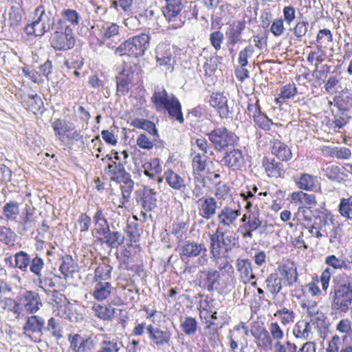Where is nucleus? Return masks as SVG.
Masks as SVG:
<instances>
[{
    "label": "nucleus",
    "instance_id": "4c0bfd02",
    "mask_svg": "<svg viewBox=\"0 0 352 352\" xmlns=\"http://www.w3.org/2000/svg\"><path fill=\"white\" fill-rule=\"evenodd\" d=\"M94 314L103 320H110L115 314V309L111 306H102L100 304H94L92 307Z\"/></svg>",
    "mask_w": 352,
    "mask_h": 352
},
{
    "label": "nucleus",
    "instance_id": "c03bdc74",
    "mask_svg": "<svg viewBox=\"0 0 352 352\" xmlns=\"http://www.w3.org/2000/svg\"><path fill=\"white\" fill-rule=\"evenodd\" d=\"M76 268L77 265L71 256L65 255L63 256L60 270L65 276H67L69 274L76 272Z\"/></svg>",
    "mask_w": 352,
    "mask_h": 352
},
{
    "label": "nucleus",
    "instance_id": "ddd939ff",
    "mask_svg": "<svg viewBox=\"0 0 352 352\" xmlns=\"http://www.w3.org/2000/svg\"><path fill=\"white\" fill-rule=\"evenodd\" d=\"M142 210L140 215L143 217L144 221L149 220L153 221L152 210L154 208V192L152 188L147 186L144 187L142 190V196L141 197Z\"/></svg>",
    "mask_w": 352,
    "mask_h": 352
},
{
    "label": "nucleus",
    "instance_id": "9d476101",
    "mask_svg": "<svg viewBox=\"0 0 352 352\" xmlns=\"http://www.w3.org/2000/svg\"><path fill=\"white\" fill-rule=\"evenodd\" d=\"M155 59L158 65L162 67V69L173 72L175 60L173 58L170 43H159L156 48Z\"/></svg>",
    "mask_w": 352,
    "mask_h": 352
},
{
    "label": "nucleus",
    "instance_id": "f3484780",
    "mask_svg": "<svg viewBox=\"0 0 352 352\" xmlns=\"http://www.w3.org/2000/svg\"><path fill=\"white\" fill-rule=\"evenodd\" d=\"M297 187L306 191H317L320 188L317 177L308 173H300L294 179Z\"/></svg>",
    "mask_w": 352,
    "mask_h": 352
},
{
    "label": "nucleus",
    "instance_id": "8fccbe9b",
    "mask_svg": "<svg viewBox=\"0 0 352 352\" xmlns=\"http://www.w3.org/2000/svg\"><path fill=\"white\" fill-rule=\"evenodd\" d=\"M274 316L278 317L283 325H287L294 322L295 314L292 310L283 307L274 313Z\"/></svg>",
    "mask_w": 352,
    "mask_h": 352
},
{
    "label": "nucleus",
    "instance_id": "603ef678",
    "mask_svg": "<svg viewBox=\"0 0 352 352\" xmlns=\"http://www.w3.org/2000/svg\"><path fill=\"white\" fill-rule=\"evenodd\" d=\"M50 300L52 306L56 307H66L67 299L64 294L59 293L56 289L50 292Z\"/></svg>",
    "mask_w": 352,
    "mask_h": 352
},
{
    "label": "nucleus",
    "instance_id": "4be33fe9",
    "mask_svg": "<svg viewBox=\"0 0 352 352\" xmlns=\"http://www.w3.org/2000/svg\"><path fill=\"white\" fill-rule=\"evenodd\" d=\"M182 0H164V6H162V12L168 21L176 17L182 10Z\"/></svg>",
    "mask_w": 352,
    "mask_h": 352
},
{
    "label": "nucleus",
    "instance_id": "69168bd1",
    "mask_svg": "<svg viewBox=\"0 0 352 352\" xmlns=\"http://www.w3.org/2000/svg\"><path fill=\"white\" fill-rule=\"evenodd\" d=\"M112 267L109 265L102 263L100 264L95 270V276L102 280H106L111 276Z\"/></svg>",
    "mask_w": 352,
    "mask_h": 352
},
{
    "label": "nucleus",
    "instance_id": "37998d69",
    "mask_svg": "<svg viewBox=\"0 0 352 352\" xmlns=\"http://www.w3.org/2000/svg\"><path fill=\"white\" fill-rule=\"evenodd\" d=\"M164 176L166 182L173 188L176 190H181L182 188H185L186 185L184 180L177 173L169 170L168 172H165Z\"/></svg>",
    "mask_w": 352,
    "mask_h": 352
},
{
    "label": "nucleus",
    "instance_id": "39448f33",
    "mask_svg": "<svg viewBox=\"0 0 352 352\" xmlns=\"http://www.w3.org/2000/svg\"><path fill=\"white\" fill-rule=\"evenodd\" d=\"M352 303V284L338 283L333 287L331 309L336 313L346 312Z\"/></svg>",
    "mask_w": 352,
    "mask_h": 352
},
{
    "label": "nucleus",
    "instance_id": "09e8293b",
    "mask_svg": "<svg viewBox=\"0 0 352 352\" xmlns=\"http://www.w3.org/2000/svg\"><path fill=\"white\" fill-rule=\"evenodd\" d=\"M124 170V167L122 163H116L114 162L111 164H109L104 169L105 173L108 174L110 176L111 180L113 181H116L117 177H118Z\"/></svg>",
    "mask_w": 352,
    "mask_h": 352
},
{
    "label": "nucleus",
    "instance_id": "f704fd0d",
    "mask_svg": "<svg viewBox=\"0 0 352 352\" xmlns=\"http://www.w3.org/2000/svg\"><path fill=\"white\" fill-rule=\"evenodd\" d=\"M265 283L266 289L273 295L278 294L282 289V278L276 273L269 275L266 278Z\"/></svg>",
    "mask_w": 352,
    "mask_h": 352
},
{
    "label": "nucleus",
    "instance_id": "13d9d810",
    "mask_svg": "<svg viewBox=\"0 0 352 352\" xmlns=\"http://www.w3.org/2000/svg\"><path fill=\"white\" fill-rule=\"evenodd\" d=\"M325 263L335 270H341L342 268L347 270L350 268L344 260L338 258L335 255L327 256L325 258Z\"/></svg>",
    "mask_w": 352,
    "mask_h": 352
},
{
    "label": "nucleus",
    "instance_id": "79ce46f5",
    "mask_svg": "<svg viewBox=\"0 0 352 352\" xmlns=\"http://www.w3.org/2000/svg\"><path fill=\"white\" fill-rule=\"evenodd\" d=\"M297 93V89L295 84H287L282 87L278 96L276 98V103H281L286 100L294 97Z\"/></svg>",
    "mask_w": 352,
    "mask_h": 352
},
{
    "label": "nucleus",
    "instance_id": "aec40b11",
    "mask_svg": "<svg viewBox=\"0 0 352 352\" xmlns=\"http://www.w3.org/2000/svg\"><path fill=\"white\" fill-rule=\"evenodd\" d=\"M246 22L244 19L230 24L226 32L228 45H234L241 40V34L245 28Z\"/></svg>",
    "mask_w": 352,
    "mask_h": 352
},
{
    "label": "nucleus",
    "instance_id": "20e7f679",
    "mask_svg": "<svg viewBox=\"0 0 352 352\" xmlns=\"http://www.w3.org/2000/svg\"><path fill=\"white\" fill-rule=\"evenodd\" d=\"M210 252H221V250H223L224 253L228 254L236 246L238 241L233 232L226 231L219 225L214 234L210 235Z\"/></svg>",
    "mask_w": 352,
    "mask_h": 352
},
{
    "label": "nucleus",
    "instance_id": "c9c22d12",
    "mask_svg": "<svg viewBox=\"0 0 352 352\" xmlns=\"http://www.w3.org/2000/svg\"><path fill=\"white\" fill-rule=\"evenodd\" d=\"M111 285L109 283L100 281L96 284L93 296L98 300H105L111 294Z\"/></svg>",
    "mask_w": 352,
    "mask_h": 352
},
{
    "label": "nucleus",
    "instance_id": "58836bf2",
    "mask_svg": "<svg viewBox=\"0 0 352 352\" xmlns=\"http://www.w3.org/2000/svg\"><path fill=\"white\" fill-rule=\"evenodd\" d=\"M324 151L327 155L339 160H347L351 155V150L344 146L327 147Z\"/></svg>",
    "mask_w": 352,
    "mask_h": 352
},
{
    "label": "nucleus",
    "instance_id": "6e6d98bb",
    "mask_svg": "<svg viewBox=\"0 0 352 352\" xmlns=\"http://www.w3.org/2000/svg\"><path fill=\"white\" fill-rule=\"evenodd\" d=\"M30 210V206L26 205L25 208V212L23 214V216L21 217V220L19 222V225H21L23 227V230L25 232L33 227V214Z\"/></svg>",
    "mask_w": 352,
    "mask_h": 352
},
{
    "label": "nucleus",
    "instance_id": "5701e85b",
    "mask_svg": "<svg viewBox=\"0 0 352 352\" xmlns=\"http://www.w3.org/2000/svg\"><path fill=\"white\" fill-rule=\"evenodd\" d=\"M241 221L244 223L241 228H250V230H257L262 225L258 209L254 207L253 210L247 211L243 214Z\"/></svg>",
    "mask_w": 352,
    "mask_h": 352
},
{
    "label": "nucleus",
    "instance_id": "49530a36",
    "mask_svg": "<svg viewBox=\"0 0 352 352\" xmlns=\"http://www.w3.org/2000/svg\"><path fill=\"white\" fill-rule=\"evenodd\" d=\"M338 211L342 217L352 220V196L340 199Z\"/></svg>",
    "mask_w": 352,
    "mask_h": 352
},
{
    "label": "nucleus",
    "instance_id": "5fc2aeb1",
    "mask_svg": "<svg viewBox=\"0 0 352 352\" xmlns=\"http://www.w3.org/2000/svg\"><path fill=\"white\" fill-rule=\"evenodd\" d=\"M309 25L308 21L303 17L296 23L293 29V33L298 40L301 41V38L306 35Z\"/></svg>",
    "mask_w": 352,
    "mask_h": 352
},
{
    "label": "nucleus",
    "instance_id": "7ed1b4c3",
    "mask_svg": "<svg viewBox=\"0 0 352 352\" xmlns=\"http://www.w3.org/2000/svg\"><path fill=\"white\" fill-rule=\"evenodd\" d=\"M155 109L157 111L165 110L169 117L181 124L184 121L179 100L173 94L168 96L164 89L158 92L155 91Z\"/></svg>",
    "mask_w": 352,
    "mask_h": 352
},
{
    "label": "nucleus",
    "instance_id": "c756f323",
    "mask_svg": "<svg viewBox=\"0 0 352 352\" xmlns=\"http://www.w3.org/2000/svg\"><path fill=\"white\" fill-rule=\"evenodd\" d=\"M179 322L180 328L186 336L195 335L198 329V322L196 318L188 316H181Z\"/></svg>",
    "mask_w": 352,
    "mask_h": 352
},
{
    "label": "nucleus",
    "instance_id": "4d7b16f0",
    "mask_svg": "<svg viewBox=\"0 0 352 352\" xmlns=\"http://www.w3.org/2000/svg\"><path fill=\"white\" fill-rule=\"evenodd\" d=\"M206 159L207 157L204 154H196L192 161V165L193 168L194 173H197L196 174H199V173L203 172L206 166Z\"/></svg>",
    "mask_w": 352,
    "mask_h": 352
},
{
    "label": "nucleus",
    "instance_id": "680f3d73",
    "mask_svg": "<svg viewBox=\"0 0 352 352\" xmlns=\"http://www.w3.org/2000/svg\"><path fill=\"white\" fill-rule=\"evenodd\" d=\"M46 330L50 331L52 336L58 340L63 338L62 327L54 318L49 319Z\"/></svg>",
    "mask_w": 352,
    "mask_h": 352
},
{
    "label": "nucleus",
    "instance_id": "de8ad7c7",
    "mask_svg": "<svg viewBox=\"0 0 352 352\" xmlns=\"http://www.w3.org/2000/svg\"><path fill=\"white\" fill-rule=\"evenodd\" d=\"M122 346V342L117 339L103 340L101 342L100 349L97 352H119Z\"/></svg>",
    "mask_w": 352,
    "mask_h": 352
},
{
    "label": "nucleus",
    "instance_id": "2eb2a0df",
    "mask_svg": "<svg viewBox=\"0 0 352 352\" xmlns=\"http://www.w3.org/2000/svg\"><path fill=\"white\" fill-rule=\"evenodd\" d=\"M210 104L215 108L222 118H230L232 111L228 104V99L221 93H212L209 99Z\"/></svg>",
    "mask_w": 352,
    "mask_h": 352
},
{
    "label": "nucleus",
    "instance_id": "7c9ffc66",
    "mask_svg": "<svg viewBox=\"0 0 352 352\" xmlns=\"http://www.w3.org/2000/svg\"><path fill=\"white\" fill-rule=\"evenodd\" d=\"M211 258L214 261L215 265L217 267L219 271L226 270L227 272H233L234 268L228 260V254L223 253V255L221 252H210Z\"/></svg>",
    "mask_w": 352,
    "mask_h": 352
},
{
    "label": "nucleus",
    "instance_id": "6ab92c4d",
    "mask_svg": "<svg viewBox=\"0 0 352 352\" xmlns=\"http://www.w3.org/2000/svg\"><path fill=\"white\" fill-rule=\"evenodd\" d=\"M68 340L70 342L69 348L73 352H88L91 350L94 344L91 338H85L78 333L69 335Z\"/></svg>",
    "mask_w": 352,
    "mask_h": 352
},
{
    "label": "nucleus",
    "instance_id": "ea45409f",
    "mask_svg": "<svg viewBox=\"0 0 352 352\" xmlns=\"http://www.w3.org/2000/svg\"><path fill=\"white\" fill-rule=\"evenodd\" d=\"M43 105L42 99L37 94L28 96V99L23 102V106L34 114L41 109Z\"/></svg>",
    "mask_w": 352,
    "mask_h": 352
},
{
    "label": "nucleus",
    "instance_id": "e433bc0d",
    "mask_svg": "<svg viewBox=\"0 0 352 352\" xmlns=\"http://www.w3.org/2000/svg\"><path fill=\"white\" fill-rule=\"evenodd\" d=\"M293 333L297 338L309 339L311 333L310 322L305 320L298 321L294 327Z\"/></svg>",
    "mask_w": 352,
    "mask_h": 352
},
{
    "label": "nucleus",
    "instance_id": "052dcab7",
    "mask_svg": "<svg viewBox=\"0 0 352 352\" xmlns=\"http://www.w3.org/2000/svg\"><path fill=\"white\" fill-rule=\"evenodd\" d=\"M63 19L70 25L76 26L79 24L80 16L78 13L72 9H64L61 12Z\"/></svg>",
    "mask_w": 352,
    "mask_h": 352
},
{
    "label": "nucleus",
    "instance_id": "a19ab883",
    "mask_svg": "<svg viewBox=\"0 0 352 352\" xmlns=\"http://www.w3.org/2000/svg\"><path fill=\"white\" fill-rule=\"evenodd\" d=\"M120 287L122 289L123 298L126 302L138 298V289L133 283H126L125 285L120 284Z\"/></svg>",
    "mask_w": 352,
    "mask_h": 352
},
{
    "label": "nucleus",
    "instance_id": "f257e3e1",
    "mask_svg": "<svg viewBox=\"0 0 352 352\" xmlns=\"http://www.w3.org/2000/svg\"><path fill=\"white\" fill-rule=\"evenodd\" d=\"M151 36L146 34H141L133 36L122 43L116 50V54L124 56L123 59L128 60L133 56L134 62L138 63L137 58L144 55L149 47Z\"/></svg>",
    "mask_w": 352,
    "mask_h": 352
},
{
    "label": "nucleus",
    "instance_id": "a18cd8bd",
    "mask_svg": "<svg viewBox=\"0 0 352 352\" xmlns=\"http://www.w3.org/2000/svg\"><path fill=\"white\" fill-rule=\"evenodd\" d=\"M3 213L9 220H14L19 214V205L16 201L7 202L3 208Z\"/></svg>",
    "mask_w": 352,
    "mask_h": 352
},
{
    "label": "nucleus",
    "instance_id": "473e14b6",
    "mask_svg": "<svg viewBox=\"0 0 352 352\" xmlns=\"http://www.w3.org/2000/svg\"><path fill=\"white\" fill-rule=\"evenodd\" d=\"M236 267L241 278L247 280L255 278L252 272V263L248 259L238 258L236 261Z\"/></svg>",
    "mask_w": 352,
    "mask_h": 352
},
{
    "label": "nucleus",
    "instance_id": "a211bd4d",
    "mask_svg": "<svg viewBox=\"0 0 352 352\" xmlns=\"http://www.w3.org/2000/svg\"><path fill=\"white\" fill-rule=\"evenodd\" d=\"M244 156L243 152L238 148H234L226 153L221 160L223 165L238 170L244 164Z\"/></svg>",
    "mask_w": 352,
    "mask_h": 352
},
{
    "label": "nucleus",
    "instance_id": "cd10ccee",
    "mask_svg": "<svg viewBox=\"0 0 352 352\" xmlns=\"http://www.w3.org/2000/svg\"><path fill=\"white\" fill-rule=\"evenodd\" d=\"M263 166L269 177H280L284 173L283 165L274 159L264 158Z\"/></svg>",
    "mask_w": 352,
    "mask_h": 352
},
{
    "label": "nucleus",
    "instance_id": "72a5a7b5",
    "mask_svg": "<svg viewBox=\"0 0 352 352\" xmlns=\"http://www.w3.org/2000/svg\"><path fill=\"white\" fill-rule=\"evenodd\" d=\"M45 324V320L38 316H32L28 317L26 322L23 326V329L26 331L32 333L41 332Z\"/></svg>",
    "mask_w": 352,
    "mask_h": 352
},
{
    "label": "nucleus",
    "instance_id": "c85d7f7f",
    "mask_svg": "<svg viewBox=\"0 0 352 352\" xmlns=\"http://www.w3.org/2000/svg\"><path fill=\"white\" fill-rule=\"evenodd\" d=\"M36 276L38 280V286L43 289L47 296H50V292L55 289L56 276L51 272L48 274L42 275L41 271H40V274Z\"/></svg>",
    "mask_w": 352,
    "mask_h": 352
},
{
    "label": "nucleus",
    "instance_id": "f8f14e48",
    "mask_svg": "<svg viewBox=\"0 0 352 352\" xmlns=\"http://www.w3.org/2000/svg\"><path fill=\"white\" fill-rule=\"evenodd\" d=\"M19 300L23 309L30 314L37 312L43 305L39 294L34 291H25Z\"/></svg>",
    "mask_w": 352,
    "mask_h": 352
},
{
    "label": "nucleus",
    "instance_id": "bb28decb",
    "mask_svg": "<svg viewBox=\"0 0 352 352\" xmlns=\"http://www.w3.org/2000/svg\"><path fill=\"white\" fill-rule=\"evenodd\" d=\"M93 219L96 227L93 232H96V234L102 236V234H107L109 232V224L101 208H97Z\"/></svg>",
    "mask_w": 352,
    "mask_h": 352
},
{
    "label": "nucleus",
    "instance_id": "2f4dec72",
    "mask_svg": "<svg viewBox=\"0 0 352 352\" xmlns=\"http://www.w3.org/2000/svg\"><path fill=\"white\" fill-rule=\"evenodd\" d=\"M272 153L279 160L285 162L289 161L292 157V151L288 146L280 141L274 143Z\"/></svg>",
    "mask_w": 352,
    "mask_h": 352
},
{
    "label": "nucleus",
    "instance_id": "6e6552de",
    "mask_svg": "<svg viewBox=\"0 0 352 352\" xmlns=\"http://www.w3.org/2000/svg\"><path fill=\"white\" fill-rule=\"evenodd\" d=\"M208 135L214 148L218 151H221L229 146L234 145L238 140L237 136L234 133L223 126L213 129Z\"/></svg>",
    "mask_w": 352,
    "mask_h": 352
},
{
    "label": "nucleus",
    "instance_id": "423d86ee",
    "mask_svg": "<svg viewBox=\"0 0 352 352\" xmlns=\"http://www.w3.org/2000/svg\"><path fill=\"white\" fill-rule=\"evenodd\" d=\"M14 267L19 269L23 272H27L28 270L34 275L38 276L45 266L44 260L38 256V254L30 256L25 251H19L14 255Z\"/></svg>",
    "mask_w": 352,
    "mask_h": 352
},
{
    "label": "nucleus",
    "instance_id": "f03ea898",
    "mask_svg": "<svg viewBox=\"0 0 352 352\" xmlns=\"http://www.w3.org/2000/svg\"><path fill=\"white\" fill-rule=\"evenodd\" d=\"M139 67L136 62L123 59L122 67L116 76V95H126L135 85Z\"/></svg>",
    "mask_w": 352,
    "mask_h": 352
},
{
    "label": "nucleus",
    "instance_id": "9b49d317",
    "mask_svg": "<svg viewBox=\"0 0 352 352\" xmlns=\"http://www.w3.org/2000/svg\"><path fill=\"white\" fill-rule=\"evenodd\" d=\"M34 14L37 16L35 21H38V25L41 23L38 34H44V33L50 32L52 29L55 23V16L53 11H46L44 6H39L35 9Z\"/></svg>",
    "mask_w": 352,
    "mask_h": 352
},
{
    "label": "nucleus",
    "instance_id": "b1692460",
    "mask_svg": "<svg viewBox=\"0 0 352 352\" xmlns=\"http://www.w3.org/2000/svg\"><path fill=\"white\" fill-rule=\"evenodd\" d=\"M290 198L292 202L299 206L311 208L317 203L315 195L308 194L302 190L293 192Z\"/></svg>",
    "mask_w": 352,
    "mask_h": 352
},
{
    "label": "nucleus",
    "instance_id": "4468645a",
    "mask_svg": "<svg viewBox=\"0 0 352 352\" xmlns=\"http://www.w3.org/2000/svg\"><path fill=\"white\" fill-rule=\"evenodd\" d=\"M205 274V285L209 292L219 290L225 283L223 274L214 268H210L204 272Z\"/></svg>",
    "mask_w": 352,
    "mask_h": 352
},
{
    "label": "nucleus",
    "instance_id": "e2e57ef3",
    "mask_svg": "<svg viewBox=\"0 0 352 352\" xmlns=\"http://www.w3.org/2000/svg\"><path fill=\"white\" fill-rule=\"evenodd\" d=\"M195 187L192 195L197 198H201L204 195L203 189L206 186L205 178L201 174H197L195 177Z\"/></svg>",
    "mask_w": 352,
    "mask_h": 352
},
{
    "label": "nucleus",
    "instance_id": "393cba45",
    "mask_svg": "<svg viewBox=\"0 0 352 352\" xmlns=\"http://www.w3.org/2000/svg\"><path fill=\"white\" fill-rule=\"evenodd\" d=\"M102 238H98V240L106 243L111 248H117L124 241V236L118 231H111L110 227L107 234H102Z\"/></svg>",
    "mask_w": 352,
    "mask_h": 352
},
{
    "label": "nucleus",
    "instance_id": "338daca9",
    "mask_svg": "<svg viewBox=\"0 0 352 352\" xmlns=\"http://www.w3.org/2000/svg\"><path fill=\"white\" fill-rule=\"evenodd\" d=\"M170 334L166 327L162 326V329L155 328V344H168Z\"/></svg>",
    "mask_w": 352,
    "mask_h": 352
},
{
    "label": "nucleus",
    "instance_id": "3c124183",
    "mask_svg": "<svg viewBox=\"0 0 352 352\" xmlns=\"http://www.w3.org/2000/svg\"><path fill=\"white\" fill-rule=\"evenodd\" d=\"M52 127L55 131L56 135L61 141L64 140L65 133L70 131V127L68 124L65 121L60 119L56 120L52 123Z\"/></svg>",
    "mask_w": 352,
    "mask_h": 352
},
{
    "label": "nucleus",
    "instance_id": "dca6fc26",
    "mask_svg": "<svg viewBox=\"0 0 352 352\" xmlns=\"http://www.w3.org/2000/svg\"><path fill=\"white\" fill-rule=\"evenodd\" d=\"M199 215L205 219H210L216 214L217 203L214 197H201L197 201Z\"/></svg>",
    "mask_w": 352,
    "mask_h": 352
},
{
    "label": "nucleus",
    "instance_id": "774afa93",
    "mask_svg": "<svg viewBox=\"0 0 352 352\" xmlns=\"http://www.w3.org/2000/svg\"><path fill=\"white\" fill-rule=\"evenodd\" d=\"M272 339L268 331L263 329L258 336V345L263 349L270 348Z\"/></svg>",
    "mask_w": 352,
    "mask_h": 352
},
{
    "label": "nucleus",
    "instance_id": "a878e982",
    "mask_svg": "<svg viewBox=\"0 0 352 352\" xmlns=\"http://www.w3.org/2000/svg\"><path fill=\"white\" fill-rule=\"evenodd\" d=\"M278 270L281 275L283 285L292 286L298 280V273L296 268L287 265H280Z\"/></svg>",
    "mask_w": 352,
    "mask_h": 352
},
{
    "label": "nucleus",
    "instance_id": "bf43d9fd",
    "mask_svg": "<svg viewBox=\"0 0 352 352\" xmlns=\"http://www.w3.org/2000/svg\"><path fill=\"white\" fill-rule=\"evenodd\" d=\"M311 322L316 324L318 330L322 332L325 331L329 326V322L327 318L322 312L317 311L314 318L311 319Z\"/></svg>",
    "mask_w": 352,
    "mask_h": 352
},
{
    "label": "nucleus",
    "instance_id": "0e129e2a",
    "mask_svg": "<svg viewBox=\"0 0 352 352\" xmlns=\"http://www.w3.org/2000/svg\"><path fill=\"white\" fill-rule=\"evenodd\" d=\"M254 48L252 45L246 46L239 53L238 62L240 66H247L248 58H251L254 54Z\"/></svg>",
    "mask_w": 352,
    "mask_h": 352
},
{
    "label": "nucleus",
    "instance_id": "0eeeda50",
    "mask_svg": "<svg viewBox=\"0 0 352 352\" xmlns=\"http://www.w3.org/2000/svg\"><path fill=\"white\" fill-rule=\"evenodd\" d=\"M180 256L182 259L185 258L198 257L197 263L205 265L208 262L207 248L204 243H197L195 241H186L181 246Z\"/></svg>",
    "mask_w": 352,
    "mask_h": 352
},
{
    "label": "nucleus",
    "instance_id": "412c9836",
    "mask_svg": "<svg viewBox=\"0 0 352 352\" xmlns=\"http://www.w3.org/2000/svg\"><path fill=\"white\" fill-rule=\"evenodd\" d=\"M241 215L240 209H233L226 206L220 211L217 216V220L221 226L230 227Z\"/></svg>",
    "mask_w": 352,
    "mask_h": 352
},
{
    "label": "nucleus",
    "instance_id": "1a4fd4ad",
    "mask_svg": "<svg viewBox=\"0 0 352 352\" xmlns=\"http://www.w3.org/2000/svg\"><path fill=\"white\" fill-rule=\"evenodd\" d=\"M50 44L55 50L65 51L72 49L75 44L72 30L67 26L64 32L56 31L50 38Z\"/></svg>",
    "mask_w": 352,
    "mask_h": 352
},
{
    "label": "nucleus",
    "instance_id": "864d4df0",
    "mask_svg": "<svg viewBox=\"0 0 352 352\" xmlns=\"http://www.w3.org/2000/svg\"><path fill=\"white\" fill-rule=\"evenodd\" d=\"M125 231L130 241L131 245H133V243H136L137 242L139 241L140 234L137 223L132 222L127 223Z\"/></svg>",
    "mask_w": 352,
    "mask_h": 352
}]
</instances>
